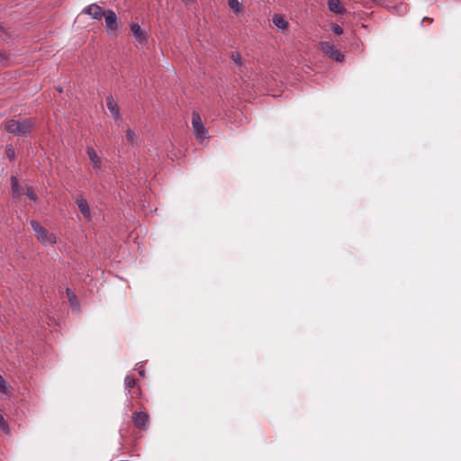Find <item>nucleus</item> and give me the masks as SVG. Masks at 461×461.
Instances as JSON below:
<instances>
[{"mask_svg": "<svg viewBox=\"0 0 461 461\" xmlns=\"http://www.w3.org/2000/svg\"><path fill=\"white\" fill-rule=\"evenodd\" d=\"M34 122L32 119H12L5 122V130L7 132L15 136H27L32 128Z\"/></svg>", "mask_w": 461, "mask_h": 461, "instance_id": "1", "label": "nucleus"}, {"mask_svg": "<svg viewBox=\"0 0 461 461\" xmlns=\"http://www.w3.org/2000/svg\"><path fill=\"white\" fill-rule=\"evenodd\" d=\"M31 226L34 230L35 236L37 240L43 245H53L56 243L57 239L56 236L50 232L47 229L42 227L36 221H31Z\"/></svg>", "mask_w": 461, "mask_h": 461, "instance_id": "2", "label": "nucleus"}, {"mask_svg": "<svg viewBox=\"0 0 461 461\" xmlns=\"http://www.w3.org/2000/svg\"><path fill=\"white\" fill-rule=\"evenodd\" d=\"M192 125L194 134L197 140H199L202 144L206 143L209 140L208 131L197 113H193Z\"/></svg>", "mask_w": 461, "mask_h": 461, "instance_id": "3", "label": "nucleus"}, {"mask_svg": "<svg viewBox=\"0 0 461 461\" xmlns=\"http://www.w3.org/2000/svg\"><path fill=\"white\" fill-rule=\"evenodd\" d=\"M320 49L323 53L337 62H342L344 60L343 53L329 41H321Z\"/></svg>", "mask_w": 461, "mask_h": 461, "instance_id": "4", "label": "nucleus"}, {"mask_svg": "<svg viewBox=\"0 0 461 461\" xmlns=\"http://www.w3.org/2000/svg\"><path fill=\"white\" fill-rule=\"evenodd\" d=\"M104 18L105 22V30L107 33L113 34L119 28V18L117 17L116 14L110 9L106 10V14Z\"/></svg>", "mask_w": 461, "mask_h": 461, "instance_id": "5", "label": "nucleus"}, {"mask_svg": "<svg viewBox=\"0 0 461 461\" xmlns=\"http://www.w3.org/2000/svg\"><path fill=\"white\" fill-rule=\"evenodd\" d=\"M82 13L85 14H88L89 16H91L93 19H95L96 21H101L102 18L104 17L105 14H106V10L104 11L103 8L96 4H91L87 6H86L83 9Z\"/></svg>", "mask_w": 461, "mask_h": 461, "instance_id": "6", "label": "nucleus"}, {"mask_svg": "<svg viewBox=\"0 0 461 461\" xmlns=\"http://www.w3.org/2000/svg\"><path fill=\"white\" fill-rule=\"evenodd\" d=\"M86 154L93 165L94 169L98 173L102 168V159L92 147L86 148Z\"/></svg>", "mask_w": 461, "mask_h": 461, "instance_id": "7", "label": "nucleus"}, {"mask_svg": "<svg viewBox=\"0 0 461 461\" xmlns=\"http://www.w3.org/2000/svg\"><path fill=\"white\" fill-rule=\"evenodd\" d=\"M149 420V416L146 412L137 411L132 414V421L139 429H145Z\"/></svg>", "mask_w": 461, "mask_h": 461, "instance_id": "8", "label": "nucleus"}, {"mask_svg": "<svg viewBox=\"0 0 461 461\" xmlns=\"http://www.w3.org/2000/svg\"><path fill=\"white\" fill-rule=\"evenodd\" d=\"M272 22L274 25L280 30L281 32H285L289 27V23L285 17V15L281 14H275L272 18Z\"/></svg>", "mask_w": 461, "mask_h": 461, "instance_id": "9", "label": "nucleus"}, {"mask_svg": "<svg viewBox=\"0 0 461 461\" xmlns=\"http://www.w3.org/2000/svg\"><path fill=\"white\" fill-rule=\"evenodd\" d=\"M76 203L78 207V210L83 214V216L86 219L89 220L91 218V213H90V208H89L87 201L84 197L78 196L76 199Z\"/></svg>", "mask_w": 461, "mask_h": 461, "instance_id": "10", "label": "nucleus"}, {"mask_svg": "<svg viewBox=\"0 0 461 461\" xmlns=\"http://www.w3.org/2000/svg\"><path fill=\"white\" fill-rule=\"evenodd\" d=\"M131 30L137 41L141 43L146 41V32L138 23H131Z\"/></svg>", "mask_w": 461, "mask_h": 461, "instance_id": "11", "label": "nucleus"}, {"mask_svg": "<svg viewBox=\"0 0 461 461\" xmlns=\"http://www.w3.org/2000/svg\"><path fill=\"white\" fill-rule=\"evenodd\" d=\"M327 4L330 11L335 14H343L346 13V9L342 6L339 0H328Z\"/></svg>", "mask_w": 461, "mask_h": 461, "instance_id": "12", "label": "nucleus"}, {"mask_svg": "<svg viewBox=\"0 0 461 461\" xmlns=\"http://www.w3.org/2000/svg\"><path fill=\"white\" fill-rule=\"evenodd\" d=\"M106 105H107V108H108L110 113L112 114V116L115 119H119L120 118L119 107L112 97L107 98Z\"/></svg>", "mask_w": 461, "mask_h": 461, "instance_id": "13", "label": "nucleus"}, {"mask_svg": "<svg viewBox=\"0 0 461 461\" xmlns=\"http://www.w3.org/2000/svg\"><path fill=\"white\" fill-rule=\"evenodd\" d=\"M11 182H12V191H13L14 196H21L22 191H21V187L19 185L18 179L15 176H12Z\"/></svg>", "mask_w": 461, "mask_h": 461, "instance_id": "14", "label": "nucleus"}, {"mask_svg": "<svg viewBox=\"0 0 461 461\" xmlns=\"http://www.w3.org/2000/svg\"><path fill=\"white\" fill-rule=\"evenodd\" d=\"M126 139L128 142L133 145L137 142L138 136L133 130L128 128L126 131Z\"/></svg>", "mask_w": 461, "mask_h": 461, "instance_id": "15", "label": "nucleus"}, {"mask_svg": "<svg viewBox=\"0 0 461 461\" xmlns=\"http://www.w3.org/2000/svg\"><path fill=\"white\" fill-rule=\"evenodd\" d=\"M230 8L235 13L239 14L241 10V3L239 0H229Z\"/></svg>", "mask_w": 461, "mask_h": 461, "instance_id": "16", "label": "nucleus"}, {"mask_svg": "<svg viewBox=\"0 0 461 461\" xmlns=\"http://www.w3.org/2000/svg\"><path fill=\"white\" fill-rule=\"evenodd\" d=\"M10 389L9 383L0 375V392L8 393Z\"/></svg>", "mask_w": 461, "mask_h": 461, "instance_id": "17", "label": "nucleus"}, {"mask_svg": "<svg viewBox=\"0 0 461 461\" xmlns=\"http://www.w3.org/2000/svg\"><path fill=\"white\" fill-rule=\"evenodd\" d=\"M67 295L68 297V300L70 302V304L73 308H76L77 306V296L76 294L73 293V291H71L69 288L67 289Z\"/></svg>", "mask_w": 461, "mask_h": 461, "instance_id": "18", "label": "nucleus"}, {"mask_svg": "<svg viewBox=\"0 0 461 461\" xmlns=\"http://www.w3.org/2000/svg\"><path fill=\"white\" fill-rule=\"evenodd\" d=\"M124 384L127 389L133 388L136 384V380L131 375H127L124 379Z\"/></svg>", "mask_w": 461, "mask_h": 461, "instance_id": "19", "label": "nucleus"}, {"mask_svg": "<svg viewBox=\"0 0 461 461\" xmlns=\"http://www.w3.org/2000/svg\"><path fill=\"white\" fill-rule=\"evenodd\" d=\"M230 58L238 66L240 67L242 65V59L239 52H232Z\"/></svg>", "mask_w": 461, "mask_h": 461, "instance_id": "20", "label": "nucleus"}, {"mask_svg": "<svg viewBox=\"0 0 461 461\" xmlns=\"http://www.w3.org/2000/svg\"><path fill=\"white\" fill-rule=\"evenodd\" d=\"M5 154L10 160H14L15 158V150L13 146L9 145L6 147Z\"/></svg>", "mask_w": 461, "mask_h": 461, "instance_id": "21", "label": "nucleus"}, {"mask_svg": "<svg viewBox=\"0 0 461 461\" xmlns=\"http://www.w3.org/2000/svg\"><path fill=\"white\" fill-rule=\"evenodd\" d=\"M25 194L31 200L35 201L37 199V195H36L35 192L33 191L32 187H31V186L26 187Z\"/></svg>", "mask_w": 461, "mask_h": 461, "instance_id": "22", "label": "nucleus"}, {"mask_svg": "<svg viewBox=\"0 0 461 461\" xmlns=\"http://www.w3.org/2000/svg\"><path fill=\"white\" fill-rule=\"evenodd\" d=\"M0 429L5 432L9 430L8 424L2 414H0Z\"/></svg>", "mask_w": 461, "mask_h": 461, "instance_id": "23", "label": "nucleus"}, {"mask_svg": "<svg viewBox=\"0 0 461 461\" xmlns=\"http://www.w3.org/2000/svg\"><path fill=\"white\" fill-rule=\"evenodd\" d=\"M331 29L332 32L337 35H341L343 33V29L339 24H333Z\"/></svg>", "mask_w": 461, "mask_h": 461, "instance_id": "24", "label": "nucleus"}, {"mask_svg": "<svg viewBox=\"0 0 461 461\" xmlns=\"http://www.w3.org/2000/svg\"><path fill=\"white\" fill-rule=\"evenodd\" d=\"M137 370L139 372V375L141 376V377H144V374H145V370H144V367L143 366H140L137 367Z\"/></svg>", "mask_w": 461, "mask_h": 461, "instance_id": "25", "label": "nucleus"}, {"mask_svg": "<svg viewBox=\"0 0 461 461\" xmlns=\"http://www.w3.org/2000/svg\"><path fill=\"white\" fill-rule=\"evenodd\" d=\"M185 5H191L193 4L195 0H181Z\"/></svg>", "mask_w": 461, "mask_h": 461, "instance_id": "26", "label": "nucleus"}]
</instances>
